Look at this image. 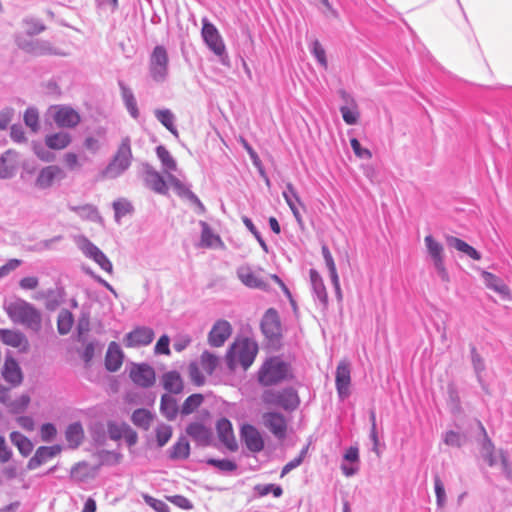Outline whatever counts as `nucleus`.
<instances>
[{"instance_id": "nucleus-1", "label": "nucleus", "mask_w": 512, "mask_h": 512, "mask_svg": "<svg viewBox=\"0 0 512 512\" xmlns=\"http://www.w3.org/2000/svg\"><path fill=\"white\" fill-rule=\"evenodd\" d=\"M4 309L10 320L24 328L39 333L42 329V312L21 298L6 301Z\"/></svg>"}, {"instance_id": "nucleus-2", "label": "nucleus", "mask_w": 512, "mask_h": 512, "mask_svg": "<svg viewBox=\"0 0 512 512\" xmlns=\"http://www.w3.org/2000/svg\"><path fill=\"white\" fill-rule=\"evenodd\" d=\"M258 353V344L250 338L236 340L227 352L226 363L231 371L237 365L247 370L254 362Z\"/></svg>"}, {"instance_id": "nucleus-3", "label": "nucleus", "mask_w": 512, "mask_h": 512, "mask_svg": "<svg viewBox=\"0 0 512 512\" xmlns=\"http://www.w3.org/2000/svg\"><path fill=\"white\" fill-rule=\"evenodd\" d=\"M133 159L131 140L128 136L122 138L115 154L107 166L100 172L101 179H116L123 175L131 166Z\"/></svg>"}, {"instance_id": "nucleus-4", "label": "nucleus", "mask_w": 512, "mask_h": 512, "mask_svg": "<svg viewBox=\"0 0 512 512\" xmlns=\"http://www.w3.org/2000/svg\"><path fill=\"white\" fill-rule=\"evenodd\" d=\"M291 375L288 363L279 357L267 359L258 372V382L265 387L273 386L287 380Z\"/></svg>"}, {"instance_id": "nucleus-5", "label": "nucleus", "mask_w": 512, "mask_h": 512, "mask_svg": "<svg viewBox=\"0 0 512 512\" xmlns=\"http://www.w3.org/2000/svg\"><path fill=\"white\" fill-rule=\"evenodd\" d=\"M261 400L266 406L278 407L286 412H293L300 405L299 395L293 387L267 389L262 393Z\"/></svg>"}, {"instance_id": "nucleus-6", "label": "nucleus", "mask_w": 512, "mask_h": 512, "mask_svg": "<svg viewBox=\"0 0 512 512\" xmlns=\"http://www.w3.org/2000/svg\"><path fill=\"white\" fill-rule=\"evenodd\" d=\"M149 74L156 83H164L169 75V56L163 45H157L149 57Z\"/></svg>"}, {"instance_id": "nucleus-7", "label": "nucleus", "mask_w": 512, "mask_h": 512, "mask_svg": "<svg viewBox=\"0 0 512 512\" xmlns=\"http://www.w3.org/2000/svg\"><path fill=\"white\" fill-rule=\"evenodd\" d=\"M425 247L430 260L437 272L438 277L443 282L449 281V274L444 264V247L432 235L424 238Z\"/></svg>"}, {"instance_id": "nucleus-8", "label": "nucleus", "mask_w": 512, "mask_h": 512, "mask_svg": "<svg viewBox=\"0 0 512 512\" xmlns=\"http://www.w3.org/2000/svg\"><path fill=\"white\" fill-rule=\"evenodd\" d=\"M202 24L201 35L205 44L224 63L223 57L227 58L226 47L218 29L207 18L202 20Z\"/></svg>"}, {"instance_id": "nucleus-9", "label": "nucleus", "mask_w": 512, "mask_h": 512, "mask_svg": "<svg viewBox=\"0 0 512 512\" xmlns=\"http://www.w3.org/2000/svg\"><path fill=\"white\" fill-rule=\"evenodd\" d=\"M482 457L490 467H494L500 463L504 475L508 479L511 478V467L508 461L507 453L503 450L496 452L491 440L489 439L485 440L482 445Z\"/></svg>"}, {"instance_id": "nucleus-10", "label": "nucleus", "mask_w": 512, "mask_h": 512, "mask_svg": "<svg viewBox=\"0 0 512 512\" xmlns=\"http://www.w3.org/2000/svg\"><path fill=\"white\" fill-rule=\"evenodd\" d=\"M262 424L267 428L275 438L284 440L287 436L288 421L286 417L278 411L264 412L261 416Z\"/></svg>"}, {"instance_id": "nucleus-11", "label": "nucleus", "mask_w": 512, "mask_h": 512, "mask_svg": "<svg viewBox=\"0 0 512 512\" xmlns=\"http://www.w3.org/2000/svg\"><path fill=\"white\" fill-rule=\"evenodd\" d=\"M261 330L269 340H278L282 335L280 317L276 309L269 308L261 320Z\"/></svg>"}, {"instance_id": "nucleus-12", "label": "nucleus", "mask_w": 512, "mask_h": 512, "mask_svg": "<svg viewBox=\"0 0 512 512\" xmlns=\"http://www.w3.org/2000/svg\"><path fill=\"white\" fill-rule=\"evenodd\" d=\"M54 110L53 120L58 127L75 128L81 122L80 114L70 106L57 105Z\"/></svg>"}, {"instance_id": "nucleus-13", "label": "nucleus", "mask_w": 512, "mask_h": 512, "mask_svg": "<svg viewBox=\"0 0 512 512\" xmlns=\"http://www.w3.org/2000/svg\"><path fill=\"white\" fill-rule=\"evenodd\" d=\"M335 385L338 396L345 400L350 396L351 371L347 362H340L336 368Z\"/></svg>"}, {"instance_id": "nucleus-14", "label": "nucleus", "mask_w": 512, "mask_h": 512, "mask_svg": "<svg viewBox=\"0 0 512 512\" xmlns=\"http://www.w3.org/2000/svg\"><path fill=\"white\" fill-rule=\"evenodd\" d=\"M65 177L66 174L61 167L58 165H49L39 171L35 185L39 189H48L56 180H62Z\"/></svg>"}, {"instance_id": "nucleus-15", "label": "nucleus", "mask_w": 512, "mask_h": 512, "mask_svg": "<svg viewBox=\"0 0 512 512\" xmlns=\"http://www.w3.org/2000/svg\"><path fill=\"white\" fill-rule=\"evenodd\" d=\"M20 47L35 56H43V55H58L65 56V53L55 48L49 41L36 39L25 41L20 44Z\"/></svg>"}, {"instance_id": "nucleus-16", "label": "nucleus", "mask_w": 512, "mask_h": 512, "mask_svg": "<svg viewBox=\"0 0 512 512\" xmlns=\"http://www.w3.org/2000/svg\"><path fill=\"white\" fill-rule=\"evenodd\" d=\"M236 275L243 285L252 289L266 291L268 284L256 274L248 264L241 265L236 270Z\"/></svg>"}, {"instance_id": "nucleus-17", "label": "nucleus", "mask_w": 512, "mask_h": 512, "mask_svg": "<svg viewBox=\"0 0 512 512\" xmlns=\"http://www.w3.org/2000/svg\"><path fill=\"white\" fill-rule=\"evenodd\" d=\"M185 432L198 446L207 447L212 444V430L201 422H191L187 425Z\"/></svg>"}, {"instance_id": "nucleus-18", "label": "nucleus", "mask_w": 512, "mask_h": 512, "mask_svg": "<svg viewBox=\"0 0 512 512\" xmlns=\"http://www.w3.org/2000/svg\"><path fill=\"white\" fill-rule=\"evenodd\" d=\"M240 434L249 451L258 453L264 449V440L255 426L244 424L241 427Z\"/></svg>"}, {"instance_id": "nucleus-19", "label": "nucleus", "mask_w": 512, "mask_h": 512, "mask_svg": "<svg viewBox=\"0 0 512 512\" xmlns=\"http://www.w3.org/2000/svg\"><path fill=\"white\" fill-rule=\"evenodd\" d=\"M19 168V154L12 149L5 151L0 156V179L13 178Z\"/></svg>"}, {"instance_id": "nucleus-20", "label": "nucleus", "mask_w": 512, "mask_h": 512, "mask_svg": "<svg viewBox=\"0 0 512 512\" xmlns=\"http://www.w3.org/2000/svg\"><path fill=\"white\" fill-rule=\"evenodd\" d=\"M283 198L285 199L287 205L289 206L298 226L300 229H304V221L302 215L297 207V204L305 208L303 202L301 201L294 185L290 182L286 184L285 190L282 192Z\"/></svg>"}, {"instance_id": "nucleus-21", "label": "nucleus", "mask_w": 512, "mask_h": 512, "mask_svg": "<svg viewBox=\"0 0 512 512\" xmlns=\"http://www.w3.org/2000/svg\"><path fill=\"white\" fill-rule=\"evenodd\" d=\"M130 378L136 385L148 388L155 383V371L148 364H137L131 369Z\"/></svg>"}, {"instance_id": "nucleus-22", "label": "nucleus", "mask_w": 512, "mask_h": 512, "mask_svg": "<svg viewBox=\"0 0 512 512\" xmlns=\"http://www.w3.org/2000/svg\"><path fill=\"white\" fill-rule=\"evenodd\" d=\"M154 331L146 326H140L126 335L125 345L127 347H140L149 345L154 339Z\"/></svg>"}, {"instance_id": "nucleus-23", "label": "nucleus", "mask_w": 512, "mask_h": 512, "mask_svg": "<svg viewBox=\"0 0 512 512\" xmlns=\"http://www.w3.org/2000/svg\"><path fill=\"white\" fill-rule=\"evenodd\" d=\"M61 452L59 445L53 446H40L37 448L33 457H31L27 463L28 470H35L41 465L47 463L49 460L54 458Z\"/></svg>"}, {"instance_id": "nucleus-24", "label": "nucleus", "mask_w": 512, "mask_h": 512, "mask_svg": "<svg viewBox=\"0 0 512 512\" xmlns=\"http://www.w3.org/2000/svg\"><path fill=\"white\" fill-rule=\"evenodd\" d=\"M144 169V182L145 185L158 194L165 195L168 192L167 184L164 178L157 172L150 164L145 163Z\"/></svg>"}, {"instance_id": "nucleus-25", "label": "nucleus", "mask_w": 512, "mask_h": 512, "mask_svg": "<svg viewBox=\"0 0 512 512\" xmlns=\"http://www.w3.org/2000/svg\"><path fill=\"white\" fill-rule=\"evenodd\" d=\"M231 333V324L226 320H218L209 332V344L213 347H221L230 337Z\"/></svg>"}, {"instance_id": "nucleus-26", "label": "nucleus", "mask_w": 512, "mask_h": 512, "mask_svg": "<svg viewBox=\"0 0 512 512\" xmlns=\"http://www.w3.org/2000/svg\"><path fill=\"white\" fill-rule=\"evenodd\" d=\"M216 431L219 440L227 447V449L233 452L238 449L232 424L227 418L223 417L217 421Z\"/></svg>"}, {"instance_id": "nucleus-27", "label": "nucleus", "mask_w": 512, "mask_h": 512, "mask_svg": "<svg viewBox=\"0 0 512 512\" xmlns=\"http://www.w3.org/2000/svg\"><path fill=\"white\" fill-rule=\"evenodd\" d=\"M480 273L483 282L488 289L493 290L504 300H509L511 298L509 287L500 277L485 270H480Z\"/></svg>"}, {"instance_id": "nucleus-28", "label": "nucleus", "mask_w": 512, "mask_h": 512, "mask_svg": "<svg viewBox=\"0 0 512 512\" xmlns=\"http://www.w3.org/2000/svg\"><path fill=\"white\" fill-rule=\"evenodd\" d=\"M309 276L314 299L321 304L323 309H326L328 306V294L321 275L315 269H310Z\"/></svg>"}, {"instance_id": "nucleus-29", "label": "nucleus", "mask_w": 512, "mask_h": 512, "mask_svg": "<svg viewBox=\"0 0 512 512\" xmlns=\"http://www.w3.org/2000/svg\"><path fill=\"white\" fill-rule=\"evenodd\" d=\"M168 180L170 185L173 187L174 191L183 198H187L190 202L195 204L201 213L205 211V207L198 196L193 193L189 187L186 186L182 181H180L177 177L173 175L168 176Z\"/></svg>"}, {"instance_id": "nucleus-30", "label": "nucleus", "mask_w": 512, "mask_h": 512, "mask_svg": "<svg viewBox=\"0 0 512 512\" xmlns=\"http://www.w3.org/2000/svg\"><path fill=\"white\" fill-rule=\"evenodd\" d=\"M123 363V352L116 342H111L108 346L106 357H105V366L106 369L110 372H116L120 369Z\"/></svg>"}, {"instance_id": "nucleus-31", "label": "nucleus", "mask_w": 512, "mask_h": 512, "mask_svg": "<svg viewBox=\"0 0 512 512\" xmlns=\"http://www.w3.org/2000/svg\"><path fill=\"white\" fill-rule=\"evenodd\" d=\"M118 85L121 91L123 103L127 111L129 112L132 118L137 119L140 113L133 91L122 80L118 81Z\"/></svg>"}, {"instance_id": "nucleus-32", "label": "nucleus", "mask_w": 512, "mask_h": 512, "mask_svg": "<svg viewBox=\"0 0 512 512\" xmlns=\"http://www.w3.org/2000/svg\"><path fill=\"white\" fill-rule=\"evenodd\" d=\"M162 385L170 394H180L184 388L181 375L175 370L163 374Z\"/></svg>"}, {"instance_id": "nucleus-33", "label": "nucleus", "mask_w": 512, "mask_h": 512, "mask_svg": "<svg viewBox=\"0 0 512 512\" xmlns=\"http://www.w3.org/2000/svg\"><path fill=\"white\" fill-rule=\"evenodd\" d=\"M343 458L345 461H348L350 462L351 464H356L355 466L354 465H347L345 463H342L341 464V470L343 472V474L347 477H351L353 475H355L358 470H359V467H358V463H359V449L358 447L356 446H350L344 453L343 455Z\"/></svg>"}, {"instance_id": "nucleus-34", "label": "nucleus", "mask_w": 512, "mask_h": 512, "mask_svg": "<svg viewBox=\"0 0 512 512\" xmlns=\"http://www.w3.org/2000/svg\"><path fill=\"white\" fill-rule=\"evenodd\" d=\"M2 374L4 379L13 385H18L22 381L21 369L13 358L6 359Z\"/></svg>"}, {"instance_id": "nucleus-35", "label": "nucleus", "mask_w": 512, "mask_h": 512, "mask_svg": "<svg viewBox=\"0 0 512 512\" xmlns=\"http://www.w3.org/2000/svg\"><path fill=\"white\" fill-rule=\"evenodd\" d=\"M160 412L167 420H175L179 413L177 400L170 394H163L160 402Z\"/></svg>"}, {"instance_id": "nucleus-36", "label": "nucleus", "mask_w": 512, "mask_h": 512, "mask_svg": "<svg viewBox=\"0 0 512 512\" xmlns=\"http://www.w3.org/2000/svg\"><path fill=\"white\" fill-rule=\"evenodd\" d=\"M446 242L449 247H452L460 252H463L473 260H480L481 254L478 252L474 247L466 243L464 240L454 237V236H447Z\"/></svg>"}, {"instance_id": "nucleus-37", "label": "nucleus", "mask_w": 512, "mask_h": 512, "mask_svg": "<svg viewBox=\"0 0 512 512\" xmlns=\"http://www.w3.org/2000/svg\"><path fill=\"white\" fill-rule=\"evenodd\" d=\"M169 458L171 460H185L190 455V444L186 437L181 436L169 449Z\"/></svg>"}, {"instance_id": "nucleus-38", "label": "nucleus", "mask_w": 512, "mask_h": 512, "mask_svg": "<svg viewBox=\"0 0 512 512\" xmlns=\"http://www.w3.org/2000/svg\"><path fill=\"white\" fill-rule=\"evenodd\" d=\"M72 141L71 135L67 132H58L47 135L45 144L49 149L62 150L70 145Z\"/></svg>"}, {"instance_id": "nucleus-39", "label": "nucleus", "mask_w": 512, "mask_h": 512, "mask_svg": "<svg viewBox=\"0 0 512 512\" xmlns=\"http://www.w3.org/2000/svg\"><path fill=\"white\" fill-rule=\"evenodd\" d=\"M156 119L175 137L179 136L178 130L175 126V115L170 109H156L154 111Z\"/></svg>"}, {"instance_id": "nucleus-40", "label": "nucleus", "mask_w": 512, "mask_h": 512, "mask_svg": "<svg viewBox=\"0 0 512 512\" xmlns=\"http://www.w3.org/2000/svg\"><path fill=\"white\" fill-rule=\"evenodd\" d=\"M0 337L4 344L14 348H19L28 343L26 336L20 331L0 330Z\"/></svg>"}, {"instance_id": "nucleus-41", "label": "nucleus", "mask_w": 512, "mask_h": 512, "mask_svg": "<svg viewBox=\"0 0 512 512\" xmlns=\"http://www.w3.org/2000/svg\"><path fill=\"white\" fill-rule=\"evenodd\" d=\"M105 134L106 130L104 128H98L95 130V135L85 137L83 142L84 148L92 154H97L103 146L101 139L105 137Z\"/></svg>"}, {"instance_id": "nucleus-42", "label": "nucleus", "mask_w": 512, "mask_h": 512, "mask_svg": "<svg viewBox=\"0 0 512 512\" xmlns=\"http://www.w3.org/2000/svg\"><path fill=\"white\" fill-rule=\"evenodd\" d=\"M65 438L71 447H78L84 438V430L81 423L74 422L68 425L65 431Z\"/></svg>"}, {"instance_id": "nucleus-43", "label": "nucleus", "mask_w": 512, "mask_h": 512, "mask_svg": "<svg viewBox=\"0 0 512 512\" xmlns=\"http://www.w3.org/2000/svg\"><path fill=\"white\" fill-rule=\"evenodd\" d=\"M11 442L18 448L20 454L24 457L30 455L33 450V443L26 436L18 431L10 433Z\"/></svg>"}, {"instance_id": "nucleus-44", "label": "nucleus", "mask_w": 512, "mask_h": 512, "mask_svg": "<svg viewBox=\"0 0 512 512\" xmlns=\"http://www.w3.org/2000/svg\"><path fill=\"white\" fill-rule=\"evenodd\" d=\"M114 210V218L117 223L121 222V219L127 215H131L134 212L132 203L126 198H119L112 204Z\"/></svg>"}, {"instance_id": "nucleus-45", "label": "nucleus", "mask_w": 512, "mask_h": 512, "mask_svg": "<svg viewBox=\"0 0 512 512\" xmlns=\"http://www.w3.org/2000/svg\"><path fill=\"white\" fill-rule=\"evenodd\" d=\"M201 226V246L210 248L215 243H221V238L214 234L208 223L200 221Z\"/></svg>"}, {"instance_id": "nucleus-46", "label": "nucleus", "mask_w": 512, "mask_h": 512, "mask_svg": "<svg viewBox=\"0 0 512 512\" xmlns=\"http://www.w3.org/2000/svg\"><path fill=\"white\" fill-rule=\"evenodd\" d=\"M131 420L137 427L148 430L152 421V415L148 410L139 408L133 412Z\"/></svg>"}, {"instance_id": "nucleus-47", "label": "nucleus", "mask_w": 512, "mask_h": 512, "mask_svg": "<svg viewBox=\"0 0 512 512\" xmlns=\"http://www.w3.org/2000/svg\"><path fill=\"white\" fill-rule=\"evenodd\" d=\"M156 154L165 171H176L177 164L170 152L162 145L156 147Z\"/></svg>"}, {"instance_id": "nucleus-48", "label": "nucleus", "mask_w": 512, "mask_h": 512, "mask_svg": "<svg viewBox=\"0 0 512 512\" xmlns=\"http://www.w3.org/2000/svg\"><path fill=\"white\" fill-rule=\"evenodd\" d=\"M69 209L76 214H78L83 219H88L91 221H96L100 219L98 210L95 206L91 204H85L82 206H69Z\"/></svg>"}, {"instance_id": "nucleus-49", "label": "nucleus", "mask_w": 512, "mask_h": 512, "mask_svg": "<svg viewBox=\"0 0 512 512\" xmlns=\"http://www.w3.org/2000/svg\"><path fill=\"white\" fill-rule=\"evenodd\" d=\"M204 401L202 394L195 393L187 397L181 406L180 412L182 415H189L193 413Z\"/></svg>"}, {"instance_id": "nucleus-50", "label": "nucleus", "mask_w": 512, "mask_h": 512, "mask_svg": "<svg viewBox=\"0 0 512 512\" xmlns=\"http://www.w3.org/2000/svg\"><path fill=\"white\" fill-rule=\"evenodd\" d=\"M74 319L73 315L68 310H62L57 319V329L60 335H66L70 332Z\"/></svg>"}, {"instance_id": "nucleus-51", "label": "nucleus", "mask_w": 512, "mask_h": 512, "mask_svg": "<svg viewBox=\"0 0 512 512\" xmlns=\"http://www.w3.org/2000/svg\"><path fill=\"white\" fill-rule=\"evenodd\" d=\"M219 359L209 351H204L200 357L202 369L209 375L213 374L218 366Z\"/></svg>"}, {"instance_id": "nucleus-52", "label": "nucleus", "mask_w": 512, "mask_h": 512, "mask_svg": "<svg viewBox=\"0 0 512 512\" xmlns=\"http://www.w3.org/2000/svg\"><path fill=\"white\" fill-rule=\"evenodd\" d=\"M84 344L85 346L81 353V358L86 364H89L94 358L96 352H101L103 345L97 340H93Z\"/></svg>"}, {"instance_id": "nucleus-53", "label": "nucleus", "mask_w": 512, "mask_h": 512, "mask_svg": "<svg viewBox=\"0 0 512 512\" xmlns=\"http://www.w3.org/2000/svg\"><path fill=\"white\" fill-rule=\"evenodd\" d=\"M442 439L447 446L460 448L465 443L466 437L464 434L449 430L443 434Z\"/></svg>"}, {"instance_id": "nucleus-54", "label": "nucleus", "mask_w": 512, "mask_h": 512, "mask_svg": "<svg viewBox=\"0 0 512 512\" xmlns=\"http://www.w3.org/2000/svg\"><path fill=\"white\" fill-rule=\"evenodd\" d=\"M471 362L479 382L482 381V373L485 371V362L481 355L477 352L474 345H471Z\"/></svg>"}, {"instance_id": "nucleus-55", "label": "nucleus", "mask_w": 512, "mask_h": 512, "mask_svg": "<svg viewBox=\"0 0 512 512\" xmlns=\"http://www.w3.org/2000/svg\"><path fill=\"white\" fill-rule=\"evenodd\" d=\"M340 112L344 122L348 125H355L359 119V112L357 109V104L355 105H342L340 107Z\"/></svg>"}, {"instance_id": "nucleus-56", "label": "nucleus", "mask_w": 512, "mask_h": 512, "mask_svg": "<svg viewBox=\"0 0 512 512\" xmlns=\"http://www.w3.org/2000/svg\"><path fill=\"white\" fill-rule=\"evenodd\" d=\"M24 123L27 127L31 129L32 132H38L39 126V113L38 110L34 107H29L26 109L23 116Z\"/></svg>"}, {"instance_id": "nucleus-57", "label": "nucleus", "mask_w": 512, "mask_h": 512, "mask_svg": "<svg viewBox=\"0 0 512 512\" xmlns=\"http://www.w3.org/2000/svg\"><path fill=\"white\" fill-rule=\"evenodd\" d=\"M204 462L210 466L216 467L222 472L229 473L237 469V464L229 459L207 458Z\"/></svg>"}, {"instance_id": "nucleus-58", "label": "nucleus", "mask_w": 512, "mask_h": 512, "mask_svg": "<svg viewBox=\"0 0 512 512\" xmlns=\"http://www.w3.org/2000/svg\"><path fill=\"white\" fill-rule=\"evenodd\" d=\"M310 52L315 57L318 64L321 67H323L324 69H327L328 62H327V58H326V52L318 40L312 41V43L310 45Z\"/></svg>"}, {"instance_id": "nucleus-59", "label": "nucleus", "mask_w": 512, "mask_h": 512, "mask_svg": "<svg viewBox=\"0 0 512 512\" xmlns=\"http://www.w3.org/2000/svg\"><path fill=\"white\" fill-rule=\"evenodd\" d=\"M155 433H156L157 445L159 447H163L171 439L173 430L170 425L162 423L157 426Z\"/></svg>"}, {"instance_id": "nucleus-60", "label": "nucleus", "mask_w": 512, "mask_h": 512, "mask_svg": "<svg viewBox=\"0 0 512 512\" xmlns=\"http://www.w3.org/2000/svg\"><path fill=\"white\" fill-rule=\"evenodd\" d=\"M448 406L453 415H459L462 413L460 397L453 386L448 388Z\"/></svg>"}, {"instance_id": "nucleus-61", "label": "nucleus", "mask_w": 512, "mask_h": 512, "mask_svg": "<svg viewBox=\"0 0 512 512\" xmlns=\"http://www.w3.org/2000/svg\"><path fill=\"white\" fill-rule=\"evenodd\" d=\"M433 480L434 491L436 495V504L439 508H442L445 506L447 500L444 484L438 475H435Z\"/></svg>"}, {"instance_id": "nucleus-62", "label": "nucleus", "mask_w": 512, "mask_h": 512, "mask_svg": "<svg viewBox=\"0 0 512 512\" xmlns=\"http://www.w3.org/2000/svg\"><path fill=\"white\" fill-rule=\"evenodd\" d=\"M46 144L43 145L40 142H33L32 149L35 155L42 161L52 162L55 159L54 153L46 148Z\"/></svg>"}, {"instance_id": "nucleus-63", "label": "nucleus", "mask_w": 512, "mask_h": 512, "mask_svg": "<svg viewBox=\"0 0 512 512\" xmlns=\"http://www.w3.org/2000/svg\"><path fill=\"white\" fill-rule=\"evenodd\" d=\"M127 423H115V422H109L108 423V435L111 440L118 441L123 438L125 430L127 428Z\"/></svg>"}, {"instance_id": "nucleus-64", "label": "nucleus", "mask_w": 512, "mask_h": 512, "mask_svg": "<svg viewBox=\"0 0 512 512\" xmlns=\"http://www.w3.org/2000/svg\"><path fill=\"white\" fill-rule=\"evenodd\" d=\"M144 502L157 512H170V507L162 500L156 499L149 494H143Z\"/></svg>"}]
</instances>
